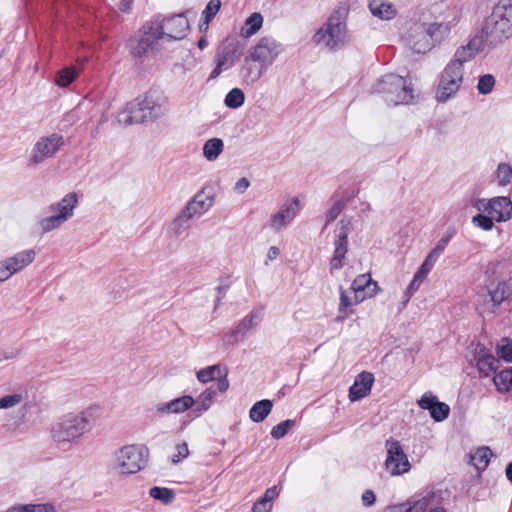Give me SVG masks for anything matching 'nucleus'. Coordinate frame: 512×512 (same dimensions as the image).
<instances>
[{
	"mask_svg": "<svg viewBox=\"0 0 512 512\" xmlns=\"http://www.w3.org/2000/svg\"><path fill=\"white\" fill-rule=\"evenodd\" d=\"M97 408L80 413H68L60 417L51 428L52 438L58 443H72L88 433L94 426Z\"/></svg>",
	"mask_w": 512,
	"mask_h": 512,
	"instance_id": "1",
	"label": "nucleus"
},
{
	"mask_svg": "<svg viewBox=\"0 0 512 512\" xmlns=\"http://www.w3.org/2000/svg\"><path fill=\"white\" fill-rule=\"evenodd\" d=\"M482 33L492 45L501 44L512 37V0H498L485 20Z\"/></svg>",
	"mask_w": 512,
	"mask_h": 512,
	"instance_id": "2",
	"label": "nucleus"
},
{
	"mask_svg": "<svg viewBox=\"0 0 512 512\" xmlns=\"http://www.w3.org/2000/svg\"><path fill=\"white\" fill-rule=\"evenodd\" d=\"M349 8L345 4L335 8L326 23L315 33L313 40L317 45H323L330 51L340 49L345 42L347 34L346 20Z\"/></svg>",
	"mask_w": 512,
	"mask_h": 512,
	"instance_id": "3",
	"label": "nucleus"
},
{
	"mask_svg": "<svg viewBox=\"0 0 512 512\" xmlns=\"http://www.w3.org/2000/svg\"><path fill=\"white\" fill-rule=\"evenodd\" d=\"M372 92L383 94L384 100L393 105L410 104L414 100L411 82L397 74H386L372 86Z\"/></svg>",
	"mask_w": 512,
	"mask_h": 512,
	"instance_id": "4",
	"label": "nucleus"
},
{
	"mask_svg": "<svg viewBox=\"0 0 512 512\" xmlns=\"http://www.w3.org/2000/svg\"><path fill=\"white\" fill-rule=\"evenodd\" d=\"M153 24L150 21L146 22L138 31L137 34L132 36L128 41V47L131 54L136 58H143L160 50L161 45V30L160 24Z\"/></svg>",
	"mask_w": 512,
	"mask_h": 512,
	"instance_id": "5",
	"label": "nucleus"
},
{
	"mask_svg": "<svg viewBox=\"0 0 512 512\" xmlns=\"http://www.w3.org/2000/svg\"><path fill=\"white\" fill-rule=\"evenodd\" d=\"M114 469L120 474H135L142 470L148 461L149 450L143 445H126L116 453Z\"/></svg>",
	"mask_w": 512,
	"mask_h": 512,
	"instance_id": "6",
	"label": "nucleus"
},
{
	"mask_svg": "<svg viewBox=\"0 0 512 512\" xmlns=\"http://www.w3.org/2000/svg\"><path fill=\"white\" fill-rule=\"evenodd\" d=\"M78 203L77 194L74 192L66 194L57 203L51 204L48 211L52 214L44 217L39 221V226L43 233H48L59 228L68 221L74 213V209Z\"/></svg>",
	"mask_w": 512,
	"mask_h": 512,
	"instance_id": "7",
	"label": "nucleus"
},
{
	"mask_svg": "<svg viewBox=\"0 0 512 512\" xmlns=\"http://www.w3.org/2000/svg\"><path fill=\"white\" fill-rule=\"evenodd\" d=\"M245 45L239 40H230L220 46L214 56L215 68L212 70L209 80L216 79L224 71L229 70L241 58Z\"/></svg>",
	"mask_w": 512,
	"mask_h": 512,
	"instance_id": "8",
	"label": "nucleus"
},
{
	"mask_svg": "<svg viewBox=\"0 0 512 512\" xmlns=\"http://www.w3.org/2000/svg\"><path fill=\"white\" fill-rule=\"evenodd\" d=\"M350 232V221L341 219L335 229L334 252L329 263L331 274L342 269L347 263L346 254L348 251V235Z\"/></svg>",
	"mask_w": 512,
	"mask_h": 512,
	"instance_id": "9",
	"label": "nucleus"
},
{
	"mask_svg": "<svg viewBox=\"0 0 512 512\" xmlns=\"http://www.w3.org/2000/svg\"><path fill=\"white\" fill-rule=\"evenodd\" d=\"M386 460L385 468L391 475L397 476L407 473L410 468V462L401 443L398 440L389 438L385 442Z\"/></svg>",
	"mask_w": 512,
	"mask_h": 512,
	"instance_id": "10",
	"label": "nucleus"
},
{
	"mask_svg": "<svg viewBox=\"0 0 512 512\" xmlns=\"http://www.w3.org/2000/svg\"><path fill=\"white\" fill-rule=\"evenodd\" d=\"M151 22L154 24H160L162 39L180 40L186 36L189 30V23L183 13L173 15L171 17H164L163 15H157Z\"/></svg>",
	"mask_w": 512,
	"mask_h": 512,
	"instance_id": "11",
	"label": "nucleus"
},
{
	"mask_svg": "<svg viewBox=\"0 0 512 512\" xmlns=\"http://www.w3.org/2000/svg\"><path fill=\"white\" fill-rule=\"evenodd\" d=\"M463 75L464 71L445 66L436 91L437 102L445 103L456 95L463 83Z\"/></svg>",
	"mask_w": 512,
	"mask_h": 512,
	"instance_id": "12",
	"label": "nucleus"
},
{
	"mask_svg": "<svg viewBox=\"0 0 512 512\" xmlns=\"http://www.w3.org/2000/svg\"><path fill=\"white\" fill-rule=\"evenodd\" d=\"M64 145L63 136L58 133H52L41 137L34 145L29 157L32 165H38L44 160L52 157Z\"/></svg>",
	"mask_w": 512,
	"mask_h": 512,
	"instance_id": "13",
	"label": "nucleus"
},
{
	"mask_svg": "<svg viewBox=\"0 0 512 512\" xmlns=\"http://www.w3.org/2000/svg\"><path fill=\"white\" fill-rule=\"evenodd\" d=\"M407 45L415 53H426L433 47V40L427 23H413L405 37Z\"/></svg>",
	"mask_w": 512,
	"mask_h": 512,
	"instance_id": "14",
	"label": "nucleus"
},
{
	"mask_svg": "<svg viewBox=\"0 0 512 512\" xmlns=\"http://www.w3.org/2000/svg\"><path fill=\"white\" fill-rule=\"evenodd\" d=\"M283 50L280 42L273 37L265 36L259 39L249 53L267 68L274 63Z\"/></svg>",
	"mask_w": 512,
	"mask_h": 512,
	"instance_id": "15",
	"label": "nucleus"
},
{
	"mask_svg": "<svg viewBox=\"0 0 512 512\" xmlns=\"http://www.w3.org/2000/svg\"><path fill=\"white\" fill-rule=\"evenodd\" d=\"M485 39L483 35H475L465 45L460 46L454 53L453 58L447 66L456 70L464 71L465 63L471 61L484 48Z\"/></svg>",
	"mask_w": 512,
	"mask_h": 512,
	"instance_id": "16",
	"label": "nucleus"
},
{
	"mask_svg": "<svg viewBox=\"0 0 512 512\" xmlns=\"http://www.w3.org/2000/svg\"><path fill=\"white\" fill-rule=\"evenodd\" d=\"M140 106L147 116L148 121H154L167 112V103L165 97L156 90H150L144 95L139 96Z\"/></svg>",
	"mask_w": 512,
	"mask_h": 512,
	"instance_id": "17",
	"label": "nucleus"
},
{
	"mask_svg": "<svg viewBox=\"0 0 512 512\" xmlns=\"http://www.w3.org/2000/svg\"><path fill=\"white\" fill-rule=\"evenodd\" d=\"M440 506L441 496L436 492H428L418 500L391 506L386 512H429L432 508Z\"/></svg>",
	"mask_w": 512,
	"mask_h": 512,
	"instance_id": "18",
	"label": "nucleus"
},
{
	"mask_svg": "<svg viewBox=\"0 0 512 512\" xmlns=\"http://www.w3.org/2000/svg\"><path fill=\"white\" fill-rule=\"evenodd\" d=\"M299 212V200L293 198L286 201L282 207L272 215L270 220V227L278 232L284 227L288 226Z\"/></svg>",
	"mask_w": 512,
	"mask_h": 512,
	"instance_id": "19",
	"label": "nucleus"
},
{
	"mask_svg": "<svg viewBox=\"0 0 512 512\" xmlns=\"http://www.w3.org/2000/svg\"><path fill=\"white\" fill-rule=\"evenodd\" d=\"M262 315L263 312L261 309L251 311L249 315L244 317L239 324L226 335L227 342L229 344H234L243 340L249 330L258 326L262 320Z\"/></svg>",
	"mask_w": 512,
	"mask_h": 512,
	"instance_id": "20",
	"label": "nucleus"
},
{
	"mask_svg": "<svg viewBox=\"0 0 512 512\" xmlns=\"http://www.w3.org/2000/svg\"><path fill=\"white\" fill-rule=\"evenodd\" d=\"M265 70L266 67L249 53L239 69V77L244 84L253 85L262 78Z\"/></svg>",
	"mask_w": 512,
	"mask_h": 512,
	"instance_id": "21",
	"label": "nucleus"
},
{
	"mask_svg": "<svg viewBox=\"0 0 512 512\" xmlns=\"http://www.w3.org/2000/svg\"><path fill=\"white\" fill-rule=\"evenodd\" d=\"M501 361L487 348L480 347L476 352V366L480 377L494 375L500 368Z\"/></svg>",
	"mask_w": 512,
	"mask_h": 512,
	"instance_id": "22",
	"label": "nucleus"
},
{
	"mask_svg": "<svg viewBox=\"0 0 512 512\" xmlns=\"http://www.w3.org/2000/svg\"><path fill=\"white\" fill-rule=\"evenodd\" d=\"M138 104H140L139 97L128 103L125 108L118 113V123L124 126H129L132 124L148 122L147 116H145L142 110V106Z\"/></svg>",
	"mask_w": 512,
	"mask_h": 512,
	"instance_id": "23",
	"label": "nucleus"
},
{
	"mask_svg": "<svg viewBox=\"0 0 512 512\" xmlns=\"http://www.w3.org/2000/svg\"><path fill=\"white\" fill-rule=\"evenodd\" d=\"M374 383V375L371 372H361L349 389V399L354 402L366 397Z\"/></svg>",
	"mask_w": 512,
	"mask_h": 512,
	"instance_id": "24",
	"label": "nucleus"
},
{
	"mask_svg": "<svg viewBox=\"0 0 512 512\" xmlns=\"http://www.w3.org/2000/svg\"><path fill=\"white\" fill-rule=\"evenodd\" d=\"M195 404V399L190 395H184L173 399L169 402L157 404L155 407L156 412L161 414L170 413H183L188 409L192 408Z\"/></svg>",
	"mask_w": 512,
	"mask_h": 512,
	"instance_id": "25",
	"label": "nucleus"
},
{
	"mask_svg": "<svg viewBox=\"0 0 512 512\" xmlns=\"http://www.w3.org/2000/svg\"><path fill=\"white\" fill-rule=\"evenodd\" d=\"M214 203V196L213 195H206L204 193V189L199 191L197 194L194 195V197L187 203V205L183 208L191 214V216L198 217L201 216L203 213L209 210V208Z\"/></svg>",
	"mask_w": 512,
	"mask_h": 512,
	"instance_id": "26",
	"label": "nucleus"
},
{
	"mask_svg": "<svg viewBox=\"0 0 512 512\" xmlns=\"http://www.w3.org/2000/svg\"><path fill=\"white\" fill-rule=\"evenodd\" d=\"M490 215L496 222H504L512 217V201L506 196L491 198Z\"/></svg>",
	"mask_w": 512,
	"mask_h": 512,
	"instance_id": "27",
	"label": "nucleus"
},
{
	"mask_svg": "<svg viewBox=\"0 0 512 512\" xmlns=\"http://www.w3.org/2000/svg\"><path fill=\"white\" fill-rule=\"evenodd\" d=\"M368 8L374 17L389 21L396 17L397 9L394 4L383 0H372Z\"/></svg>",
	"mask_w": 512,
	"mask_h": 512,
	"instance_id": "28",
	"label": "nucleus"
},
{
	"mask_svg": "<svg viewBox=\"0 0 512 512\" xmlns=\"http://www.w3.org/2000/svg\"><path fill=\"white\" fill-rule=\"evenodd\" d=\"M192 219L191 214L182 209L179 215L170 224L168 230L169 234L174 238H178L189 229Z\"/></svg>",
	"mask_w": 512,
	"mask_h": 512,
	"instance_id": "29",
	"label": "nucleus"
},
{
	"mask_svg": "<svg viewBox=\"0 0 512 512\" xmlns=\"http://www.w3.org/2000/svg\"><path fill=\"white\" fill-rule=\"evenodd\" d=\"M35 251L32 249L24 250L16 253L15 255L6 258L10 266L15 269V273L19 272L29 264H31L35 258Z\"/></svg>",
	"mask_w": 512,
	"mask_h": 512,
	"instance_id": "30",
	"label": "nucleus"
},
{
	"mask_svg": "<svg viewBox=\"0 0 512 512\" xmlns=\"http://www.w3.org/2000/svg\"><path fill=\"white\" fill-rule=\"evenodd\" d=\"M512 293V286L506 281H499L496 286H489V295L494 304L500 305Z\"/></svg>",
	"mask_w": 512,
	"mask_h": 512,
	"instance_id": "31",
	"label": "nucleus"
},
{
	"mask_svg": "<svg viewBox=\"0 0 512 512\" xmlns=\"http://www.w3.org/2000/svg\"><path fill=\"white\" fill-rule=\"evenodd\" d=\"M263 24V16L258 13H252L244 22V25L240 29V35L243 38H250L255 35Z\"/></svg>",
	"mask_w": 512,
	"mask_h": 512,
	"instance_id": "32",
	"label": "nucleus"
},
{
	"mask_svg": "<svg viewBox=\"0 0 512 512\" xmlns=\"http://www.w3.org/2000/svg\"><path fill=\"white\" fill-rule=\"evenodd\" d=\"M272 407V401L268 399L260 400L251 407L249 417L253 422L260 423L270 414Z\"/></svg>",
	"mask_w": 512,
	"mask_h": 512,
	"instance_id": "33",
	"label": "nucleus"
},
{
	"mask_svg": "<svg viewBox=\"0 0 512 512\" xmlns=\"http://www.w3.org/2000/svg\"><path fill=\"white\" fill-rule=\"evenodd\" d=\"M224 143L220 138H211L204 143L203 155L208 161H214L222 153Z\"/></svg>",
	"mask_w": 512,
	"mask_h": 512,
	"instance_id": "34",
	"label": "nucleus"
},
{
	"mask_svg": "<svg viewBox=\"0 0 512 512\" xmlns=\"http://www.w3.org/2000/svg\"><path fill=\"white\" fill-rule=\"evenodd\" d=\"M216 395L217 392L214 389H212L211 387L207 388L197 397V399H195L194 411L199 414L206 412L213 404V400L216 397Z\"/></svg>",
	"mask_w": 512,
	"mask_h": 512,
	"instance_id": "35",
	"label": "nucleus"
},
{
	"mask_svg": "<svg viewBox=\"0 0 512 512\" xmlns=\"http://www.w3.org/2000/svg\"><path fill=\"white\" fill-rule=\"evenodd\" d=\"M493 382L499 392H512V367L503 369L494 375Z\"/></svg>",
	"mask_w": 512,
	"mask_h": 512,
	"instance_id": "36",
	"label": "nucleus"
},
{
	"mask_svg": "<svg viewBox=\"0 0 512 512\" xmlns=\"http://www.w3.org/2000/svg\"><path fill=\"white\" fill-rule=\"evenodd\" d=\"M492 455V451L489 447L478 448L471 455V463L478 471H483L488 466Z\"/></svg>",
	"mask_w": 512,
	"mask_h": 512,
	"instance_id": "37",
	"label": "nucleus"
},
{
	"mask_svg": "<svg viewBox=\"0 0 512 512\" xmlns=\"http://www.w3.org/2000/svg\"><path fill=\"white\" fill-rule=\"evenodd\" d=\"M245 94L240 88L231 89L225 96L224 103L228 108L237 109L244 104Z\"/></svg>",
	"mask_w": 512,
	"mask_h": 512,
	"instance_id": "38",
	"label": "nucleus"
},
{
	"mask_svg": "<svg viewBox=\"0 0 512 512\" xmlns=\"http://www.w3.org/2000/svg\"><path fill=\"white\" fill-rule=\"evenodd\" d=\"M77 75L78 70L75 67H65L57 73L55 82L60 87H66L76 79Z\"/></svg>",
	"mask_w": 512,
	"mask_h": 512,
	"instance_id": "39",
	"label": "nucleus"
},
{
	"mask_svg": "<svg viewBox=\"0 0 512 512\" xmlns=\"http://www.w3.org/2000/svg\"><path fill=\"white\" fill-rule=\"evenodd\" d=\"M149 495L164 504L172 503L175 498V492L172 489L158 486L152 487Z\"/></svg>",
	"mask_w": 512,
	"mask_h": 512,
	"instance_id": "40",
	"label": "nucleus"
},
{
	"mask_svg": "<svg viewBox=\"0 0 512 512\" xmlns=\"http://www.w3.org/2000/svg\"><path fill=\"white\" fill-rule=\"evenodd\" d=\"M220 8H221L220 0H210L202 12L203 23L200 24V28H202L203 25L208 27L209 23L212 21V19L215 17V15L219 12Z\"/></svg>",
	"mask_w": 512,
	"mask_h": 512,
	"instance_id": "41",
	"label": "nucleus"
},
{
	"mask_svg": "<svg viewBox=\"0 0 512 512\" xmlns=\"http://www.w3.org/2000/svg\"><path fill=\"white\" fill-rule=\"evenodd\" d=\"M220 372H221L220 365L215 364V365H211V366L205 367L203 369H200L197 372L196 377L199 382L205 384V383L215 380L216 374L220 375Z\"/></svg>",
	"mask_w": 512,
	"mask_h": 512,
	"instance_id": "42",
	"label": "nucleus"
},
{
	"mask_svg": "<svg viewBox=\"0 0 512 512\" xmlns=\"http://www.w3.org/2000/svg\"><path fill=\"white\" fill-rule=\"evenodd\" d=\"M496 178L500 186H507L512 183V166L507 163H500L496 170Z\"/></svg>",
	"mask_w": 512,
	"mask_h": 512,
	"instance_id": "43",
	"label": "nucleus"
},
{
	"mask_svg": "<svg viewBox=\"0 0 512 512\" xmlns=\"http://www.w3.org/2000/svg\"><path fill=\"white\" fill-rule=\"evenodd\" d=\"M431 418L436 422H441L448 418L450 413V407L444 403L437 401L434 406H432L431 410L429 411Z\"/></svg>",
	"mask_w": 512,
	"mask_h": 512,
	"instance_id": "44",
	"label": "nucleus"
},
{
	"mask_svg": "<svg viewBox=\"0 0 512 512\" xmlns=\"http://www.w3.org/2000/svg\"><path fill=\"white\" fill-rule=\"evenodd\" d=\"M433 44L440 43L449 33V27L440 23L429 24Z\"/></svg>",
	"mask_w": 512,
	"mask_h": 512,
	"instance_id": "45",
	"label": "nucleus"
},
{
	"mask_svg": "<svg viewBox=\"0 0 512 512\" xmlns=\"http://www.w3.org/2000/svg\"><path fill=\"white\" fill-rule=\"evenodd\" d=\"M495 85V77L492 74H484L479 78L477 90L481 95H487L492 92Z\"/></svg>",
	"mask_w": 512,
	"mask_h": 512,
	"instance_id": "46",
	"label": "nucleus"
},
{
	"mask_svg": "<svg viewBox=\"0 0 512 512\" xmlns=\"http://www.w3.org/2000/svg\"><path fill=\"white\" fill-rule=\"evenodd\" d=\"M494 217L491 215H485L482 213H479L472 217V223L474 226L484 230L489 231L494 227L493 223Z\"/></svg>",
	"mask_w": 512,
	"mask_h": 512,
	"instance_id": "47",
	"label": "nucleus"
},
{
	"mask_svg": "<svg viewBox=\"0 0 512 512\" xmlns=\"http://www.w3.org/2000/svg\"><path fill=\"white\" fill-rule=\"evenodd\" d=\"M295 421L291 419H287L285 421L280 422L276 426H274L270 432L272 438L274 439H281L283 438L288 430L294 426Z\"/></svg>",
	"mask_w": 512,
	"mask_h": 512,
	"instance_id": "48",
	"label": "nucleus"
},
{
	"mask_svg": "<svg viewBox=\"0 0 512 512\" xmlns=\"http://www.w3.org/2000/svg\"><path fill=\"white\" fill-rule=\"evenodd\" d=\"M345 203L341 200L336 201L326 213V223L324 229L334 221L343 211Z\"/></svg>",
	"mask_w": 512,
	"mask_h": 512,
	"instance_id": "49",
	"label": "nucleus"
},
{
	"mask_svg": "<svg viewBox=\"0 0 512 512\" xmlns=\"http://www.w3.org/2000/svg\"><path fill=\"white\" fill-rule=\"evenodd\" d=\"M372 281L369 274H362L359 275L354 279V281L351 284V290L352 291H365V289H369L370 285L369 283Z\"/></svg>",
	"mask_w": 512,
	"mask_h": 512,
	"instance_id": "50",
	"label": "nucleus"
},
{
	"mask_svg": "<svg viewBox=\"0 0 512 512\" xmlns=\"http://www.w3.org/2000/svg\"><path fill=\"white\" fill-rule=\"evenodd\" d=\"M461 19V13L460 11L453 7V8H448L447 9V16L445 17V20L442 21V23L446 26L449 27V30L451 31V29L457 25V23L460 21Z\"/></svg>",
	"mask_w": 512,
	"mask_h": 512,
	"instance_id": "51",
	"label": "nucleus"
},
{
	"mask_svg": "<svg viewBox=\"0 0 512 512\" xmlns=\"http://www.w3.org/2000/svg\"><path fill=\"white\" fill-rule=\"evenodd\" d=\"M497 358L501 361L512 363V343L507 341L506 344L497 345Z\"/></svg>",
	"mask_w": 512,
	"mask_h": 512,
	"instance_id": "52",
	"label": "nucleus"
},
{
	"mask_svg": "<svg viewBox=\"0 0 512 512\" xmlns=\"http://www.w3.org/2000/svg\"><path fill=\"white\" fill-rule=\"evenodd\" d=\"M22 401L20 394H10L0 398V409H8L18 405Z\"/></svg>",
	"mask_w": 512,
	"mask_h": 512,
	"instance_id": "53",
	"label": "nucleus"
},
{
	"mask_svg": "<svg viewBox=\"0 0 512 512\" xmlns=\"http://www.w3.org/2000/svg\"><path fill=\"white\" fill-rule=\"evenodd\" d=\"M437 401L438 398L436 396H434L431 392H426L418 401V405L421 409L430 411L432 406H434Z\"/></svg>",
	"mask_w": 512,
	"mask_h": 512,
	"instance_id": "54",
	"label": "nucleus"
},
{
	"mask_svg": "<svg viewBox=\"0 0 512 512\" xmlns=\"http://www.w3.org/2000/svg\"><path fill=\"white\" fill-rule=\"evenodd\" d=\"M354 304L353 297L348 295V293L340 287V303H339V312L343 313L346 312V310L349 307H352Z\"/></svg>",
	"mask_w": 512,
	"mask_h": 512,
	"instance_id": "55",
	"label": "nucleus"
},
{
	"mask_svg": "<svg viewBox=\"0 0 512 512\" xmlns=\"http://www.w3.org/2000/svg\"><path fill=\"white\" fill-rule=\"evenodd\" d=\"M15 274V269L12 268L7 259L0 261V282L9 279Z\"/></svg>",
	"mask_w": 512,
	"mask_h": 512,
	"instance_id": "56",
	"label": "nucleus"
},
{
	"mask_svg": "<svg viewBox=\"0 0 512 512\" xmlns=\"http://www.w3.org/2000/svg\"><path fill=\"white\" fill-rule=\"evenodd\" d=\"M454 233H455V230L452 228H449L448 231L446 232V234L438 241V243L433 248V250H435L438 254L441 255L442 252L444 251L446 245L453 237Z\"/></svg>",
	"mask_w": 512,
	"mask_h": 512,
	"instance_id": "57",
	"label": "nucleus"
},
{
	"mask_svg": "<svg viewBox=\"0 0 512 512\" xmlns=\"http://www.w3.org/2000/svg\"><path fill=\"white\" fill-rule=\"evenodd\" d=\"M177 454L173 455L171 460L173 463H178L182 459L186 458L189 455V449L186 442H182L176 445Z\"/></svg>",
	"mask_w": 512,
	"mask_h": 512,
	"instance_id": "58",
	"label": "nucleus"
},
{
	"mask_svg": "<svg viewBox=\"0 0 512 512\" xmlns=\"http://www.w3.org/2000/svg\"><path fill=\"white\" fill-rule=\"evenodd\" d=\"M271 508H272V504H269L267 503V501H265L262 497L260 499H258L253 507H252V511L253 512H270L271 511Z\"/></svg>",
	"mask_w": 512,
	"mask_h": 512,
	"instance_id": "59",
	"label": "nucleus"
},
{
	"mask_svg": "<svg viewBox=\"0 0 512 512\" xmlns=\"http://www.w3.org/2000/svg\"><path fill=\"white\" fill-rule=\"evenodd\" d=\"M430 271L431 269L429 267L422 264L413 277L415 282H417V284H421Z\"/></svg>",
	"mask_w": 512,
	"mask_h": 512,
	"instance_id": "60",
	"label": "nucleus"
},
{
	"mask_svg": "<svg viewBox=\"0 0 512 512\" xmlns=\"http://www.w3.org/2000/svg\"><path fill=\"white\" fill-rule=\"evenodd\" d=\"M430 271L431 269L429 267L422 264L413 277L415 282H417V284H421Z\"/></svg>",
	"mask_w": 512,
	"mask_h": 512,
	"instance_id": "61",
	"label": "nucleus"
},
{
	"mask_svg": "<svg viewBox=\"0 0 512 512\" xmlns=\"http://www.w3.org/2000/svg\"><path fill=\"white\" fill-rule=\"evenodd\" d=\"M440 256H441L440 254H438L435 250L432 249L429 252V254L426 256V258L422 264H424L425 266L432 269Z\"/></svg>",
	"mask_w": 512,
	"mask_h": 512,
	"instance_id": "62",
	"label": "nucleus"
},
{
	"mask_svg": "<svg viewBox=\"0 0 512 512\" xmlns=\"http://www.w3.org/2000/svg\"><path fill=\"white\" fill-rule=\"evenodd\" d=\"M474 207L478 211H483V212H486L487 214L490 215L491 199L490 200L477 199L475 204H474Z\"/></svg>",
	"mask_w": 512,
	"mask_h": 512,
	"instance_id": "63",
	"label": "nucleus"
},
{
	"mask_svg": "<svg viewBox=\"0 0 512 512\" xmlns=\"http://www.w3.org/2000/svg\"><path fill=\"white\" fill-rule=\"evenodd\" d=\"M250 186V182L249 180L246 178V177H242L240 178L235 186H234V190L238 193V194H243L247 189L248 187Z\"/></svg>",
	"mask_w": 512,
	"mask_h": 512,
	"instance_id": "64",
	"label": "nucleus"
}]
</instances>
